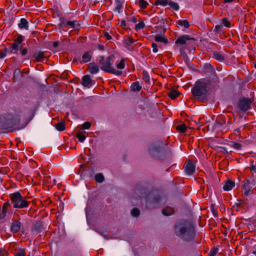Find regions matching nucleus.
<instances>
[{"instance_id":"54","label":"nucleus","mask_w":256,"mask_h":256,"mask_svg":"<svg viewBox=\"0 0 256 256\" xmlns=\"http://www.w3.org/2000/svg\"><path fill=\"white\" fill-rule=\"evenodd\" d=\"M212 212H213L214 215V216H217V214H216V212L214 210H212Z\"/></svg>"},{"instance_id":"24","label":"nucleus","mask_w":256,"mask_h":256,"mask_svg":"<svg viewBox=\"0 0 256 256\" xmlns=\"http://www.w3.org/2000/svg\"><path fill=\"white\" fill-rule=\"evenodd\" d=\"M65 126H66V124H65L64 121L62 120V121H60L59 122L57 123L55 125V128L58 130L60 132H62L65 130V128H66Z\"/></svg>"},{"instance_id":"27","label":"nucleus","mask_w":256,"mask_h":256,"mask_svg":"<svg viewBox=\"0 0 256 256\" xmlns=\"http://www.w3.org/2000/svg\"><path fill=\"white\" fill-rule=\"evenodd\" d=\"M177 24L180 26H183L185 28H188L190 26V24L187 20H178L176 22Z\"/></svg>"},{"instance_id":"44","label":"nucleus","mask_w":256,"mask_h":256,"mask_svg":"<svg viewBox=\"0 0 256 256\" xmlns=\"http://www.w3.org/2000/svg\"><path fill=\"white\" fill-rule=\"evenodd\" d=\"M90 126H91V124L90 122H84L82 124V127L83 129L87 130V129H88L90 127Z\"/></svg>"},{"instance_id":"10","label":"nucleus","mask_w":256,"mask_h":256,"mask_svg":"<svg viewBox=\"0 0 256 256\" xmlns=\"http://www.w3.org/2000/svg\"><path fill=\"white\" fill-rule=\"evenodd\" d=\"M134 42V40L130 36H125L123 40V44L124 46L130 50H133L134 47L132 44Z\"/></svg>"},{"instance_id":"33","label":"nucleus","mask_w":256,"mask_h":256,"mask_svg":"<svg viewBox=\"0 0 256 256\" xmlns=\"http://www.w3.org/2000/svg\"><path fill=\"white\" fill-rule=\"evenodd\" d=\"M76 137L78 139L80 142H83L86 138L85 135L82 132H78L76 135Z\"/></svg>"},{"instance_id":"38","label":"nucleus","mask_w":256,"mask_h":256,"mask_svg":"<svg viewBox=\"0 0 256 256\" xmlns=\"http://www.w3.org/2000/svg\"><path fill=\"white\" fill-rule=\"evenodd\" d=\"M162 213L164 215L168 216L172 214L173 210L172 208L169 209H163L162 210Z\"/></svg>"},{"instance_id":"31","label":"nucleus","mask_w":256,"mask_h":256,"mask_svg":"<svg viewBox=\"0 0 256 256\" xmlns=\"http://www.w3.org/2000/svg\"><path fill=\"white\" fill-rule=\"evenodd\" d=\"M145 26V24L144 22L141 21L136 24L135 26V29L136 31L143 29Z\"/></svg>"},{"instance_id":"46","label":"nucleus","mask_w":256,"mask_h":256,"mask_svg":"<svg viewBox=\"0 0 256 256\" xmlns=\"http://www.w3.org/2000/svg\"><path fill=\"white\" fill-rule=\"evenodd\" d=\"M222 24L221 25H219V24L216 25L214 27V31H215L217 32H221L222 30Z\"/></svg>"},{"instance_id":"53","label":"nucleus","mask_w":256,"mask_h":256,"mask_svg":"<svg viewBox=\"0 0 256 256\" xmlns=\"http://www.w3.org/2000/svg\"><path fill=\"white\" fill-rule=\"evenodd\" d=\"M234 132H236L238 134H240V130L239 128L234 130Z\"/></svg>"},{"instance_id":"58","label":"nucleus","mask_w":256,"mask_h":256,"mask_svg":"<svg viewBox=\"0 0 256 256\" xmlns=\"http://www.w3.org/2000/svg\"><path fill=\"white\" fill-rule=\"evenodd\" d=\"M254 68L256 69V64H254Z\"/></svg>"},{"instance_id":"2","label":"nucleus","mask_w":256,"mask_h":256,"mask_svg":"<svg viewBox=\"0 0 256 256\" xmlns=\"http://www.w3.org/2000/svg\"><path fill=\"white\" fill-rule=\"evenodd\" d=\"M20 116L16 112H7L0 116V128L7 130L9 132L20 130Z\"/></svg>"},{"instance_id":"5","label":"nucleus","mask_w":256,"mask_h":256,"mask_svg":"<svg viewBox=\"0 0 256 256\" xmlns=\"http://www.w3.org/2000/svg\"><path fill=\"white\" fill-rule=\"evenodd\" d=\"M10 198L14 208H24L28 206L30 202L24 198L18 192L12 194Z\"/></svg>"},{"instance_id":"1","label":"nucleus","mask_w":256,"mask_h":256,"mask_svg":"<svg viewBox=\"0 0 256 256\" xmlns=\"http://www.w3.org/2000/svg\"><path fill=\"white\" fill-rule=\"evenodd\" d=\"M100 64L101 70L116 76H120L122 74V70L125 68V59L122 58L120 62L116 60L114 54L110 55L105 58L104 56L100 57Z\"/></svg>"},{"instance_id":"35","label":"nucleus","mask_w":256,"mask_h":256,"mask_svg":"<svg viewBox=\"0 0 256 256\" xmlns=\"http://www.w3.org/2000/svg\"><path fill=\"white\" fill-rule=\"evenodd\" d=\"M250 170L252 172V174H253L254 176V174L255 175H256V161L252 162L251 163Z\"/></svg>"},{"instance_id":"51","label":"nucleus","mask_w":256,"mask_h":256,"mask_svg":"<svg viewBox=\"0 0 256 256\" xmlns=\"http://www.w3.org/2000/svg\"><path fill=\"white\" fill-rule=\"evenodd\" d=\"M104 36L108 40L112 39V36L108 34V32H105L104 34Z\"/></svg>"},{"instance_id":"4","label":"nucleus","mask_w":256,"mask_h":256,"mask_svg":"<svg viewBox=\"0 0 256 256\" xmlns=\"http://www.w3.org/2000/svg\"><path fill=\"white\" fill-rule=\"evenodd\" d=\"M176 234L185 240H189L194 236V230L190 224H178L174 228Z\"/></svg>"},{"instance_id":"55","label":"nucleus","mask_w":256,"mask_h":256,"mask_svg":"<svg viewBox=\"0 0 256 256\" xmlns=\"http://www.w3.org/2000/svg\"><path fill=\"white\" fill-rule=\"evenodd\" d=\"M104 48V46H100V50H103Z\"/></svg>"},{"instance_id":"13","label":"nucleus","mask_w":256,"mask_h":256,"mask_svg":"<svg viewBox=\"0 0 256 256\" xmlns=\"http://www.w3.org/2000/svg\"><path fill=\"white\" fill-rule=\"evenodd\" d=\"M82 84L86 87L90 88L92 84V80L89 75L84 76L82 80Z\"/></svg>"},{"instance_id":"57","label":"nucleus","mask_w":256,"mask_h":256,"mask_svg":"<svg viewBox=\"0 0 256 256\" xmlns=\"http://www.w3.org/2000/svg\"><path fill=\"white\" fill-rule=\"evenodd\" d=\"M2 179L0 177V184L2 182Z\"/></svg>"},{"instance_id":"34","label":"nucleus","mask_w":256,"mask_h":256,"mask_svg":"<svg viewBox=\"0 0 256 256\" xmlns=\"http://www.w3.org/2000/svg\"><path fill=\"white\" fill-rule=\"evenodd\" d=\"M95 180L98 182H102L104 180V177L102 174H98L95 176Z\"/></svg>"},{"instance_id":"49","label":"nucleus","mask_w":256,"mask_h":256,"mask_svg":"<svg viewBox=\"0 0 256 256\" xmlns=\"http://www.w3.org/2000/svg\"><path fill=\"white\" fill-rule=\"evenodd\" d=\"M126 20H122L120 21V26L123 28H126Z\"/></svg>"},{"instance_id":"52","label":"nucleus","mask_w":256,"mask_h":256,"mask_svg":"<svg viewBox=\"0 0 256 256\" xmlns=\"http://www.w3.org/2000/svg\"><path fill=\"white\" fill-rule=\"evenodd\" d=\"M234 0H223L224 2V3H228V2H231L233 1Z\"/></svg>"},{"instance_id":"22","label":"nucleus","mask_w":256,"mask_h":256,"mask_svg":"<svg viewBox=\"0 0 256 256\" xmlns=\"http://www.w3.org/2000/svg\"><path fill=\"white\" fill-rule=\"evenodd\" d=\"M213 57L219 62H223L225 60L224 56L220 52H214L213 53Z\"/></svg>"},{"instance_id":"59","label":"nucleus","mask_w":256,"mask_h":256,"mask_svg":"<svg viewBox=\"0 0 256 256\" xmlns=\"http://www.w3.org/2000/svg\"><path fill=\"white\" fill-rule=\"evenodd\" d=\"M56 42H55V43L54 44V46H56Z\"/></svg>"},{"instance_id":"48","label":"nucleus","mask_w":256,"mask_h":256,"mask_svg":"<svg viewBox=\"0 0 256 256\" xmlns=\"http://www.w3.org/2000/svg\"><path fill=\"white\" fill-rule=\"evenodd\" d=\"M152 51L156 53L158 52V46L156 44L152 43Z\"/></svg>"},{"instance_id":"47","label":"nucleus","mask_w":256,"mask_h":256,"mask_svg":"<svg viewBox=\"0 0 256 256\" xmlns=\"http://www.w3.org/2000/svg\"><path fill=\"white\" fill-rule=\"evenodd\" d=\"M7 49H4L0 52V58H2L6 56Z\"/></svg>"},{"instance_id":"19","label":"nucleus","mask_w":256,"mask_h":256,"mask_svg":"<svg viewBox=\"0 0 256 256\" xmlns=\"http://www.w3.org/2000/svg\"><path fill=\"white\" fill-rule=\"evenodd\" d=\"M90 72L92 74H97L99 71V68L94 63H90L89 64Z\"/></svg>"},{"instance_id":"30","label":"nucleus","mask_w":256,"mask_h":256,"mask_svg":"<svg viewBox=\"0 0 256 256\" xmlns=\"http://www.w3.org/2000/svg\"><path fill=\"white\" fill-rule=\"evenodd\" d=\"M222 25L224 26L226 28H230L231 26L230 22L227 18H223L222 20Z\"/></svg>"},{"instance_id":"12","label":"nucleus","mask_w":256,"mask_h":256,"mask_svg":"<svg viewBox=\"0 0 256 256\" xmlns=\"http://www.w3.org/2000/svg\"><path fill=\"white\" fill-rule=\"evenodd\" d=\"M22 224L18 220H14L10 226V231L12 233H16L18 232L20 229Z\"/></svg>"},{"instance_id":"18","label":"nucleus","mask_w":256,"mask_h":256,"mask_svg":"<svg viewBox=\"0 0 256 256\" xmlns=\"http://www.w3.org/2000/svg\"><path fill=\"white\" fill-rule=\"evenodd\" d=\"M234 186V182L230 181L228 180L224 184L223 186V189L225 191H229L231 190Z\"/></svg>"},{"instance_id":"11","label":"nucleus","mask_w":256,"mask_h":256,"mask_svg":"<svg viewBox=\"0 0 256 256\" xmlns=\"http://www.w3.org/2000/svg\"><path fill=\"white\" fill-rule=\"evenodd\" d=\"M194 40V38H191L188 35H182L179 36L178 39L176 40L175 43L177 45H184L186 44L187 40Z\"/></svg>"},{"instance_id":"8","label":"nucleus","mask_w":256,"mask_h":256,"mask_svg":"<svg viewBox=\"0 0 256 256\" xmlns=\"http://www.w3.org/2000/svg\"><path fill=\"white\" fill-rule=\"evenodd\" d=\"M250 99L244 98L240 100L238 108L240 110L246 112L250 108Z\"/></svg>"},{"instance_id":"56","label":"nucleus","mask_w":256,"mask_h":256,"mask_svg":"<svg viewBox=\"0 0 256 256\" xmlns=\"http://www.w3.org/2000/svg\"><path fill=\"white\" fill-rule=\"evenodd\" d=\"M252 254L256 256V250L252 252Z\"/></svg>"},{"instance_id":"37","label":"nucleus","mask_w":256,"mask_h":256,"mask_svg":"<svg viewBox=\"0 0 256 256\" xmlns=\"http://www.w3.org/2000/svg\"><path fill=\"white\" fill-rule=\"evenodd\" d=\"M138 4L140 8H145L147 7L148 3L144 0H139Z\"/></svg>"},{"instance_id":"9","label":"nucleus","mask_w":256,"mask_h":256,"mask_svg":"<svg viewBox=\"0 0 256 256\" xmlns=\"http://www.w3.org/2000/svg\"><path fill=\"white\" fill-rule=\"evenodd\" d=\"M254 185V182H250L249 180H245L242 182V188L244 191L245 196H248L250 192L252 186Z\"/></svg>"},{"instance_id":"6","label":"nucleus","mask_w":256,"mask_h":256,"mask_svg":"<svg viewBox=\"0 0 256 256\" xmlns=\"http://www.w3.org/2000/svg\"><path fill=\"white\" fill-rule=\"evenodd\" d=\"M14 42L10 47V52L13 54H17L19 49V46L24 41L22 36L19 35L18 37L14 40Z\"/></svg>"},{"instance_id":"45","label":"nucleus","mask_w":256,"mask_h":256,"mask_svg":"<svg viewBox=\"0 0 256 256\" xmlns=\"http://www.w3.org/2000/svg\"><path fill=\"white\" fill-rule=\"evenodd\" d=\"M28 50L26 48H23L20 49V53L22 56H26L28 54Z\"/></svg>"},{"instance_id":"21","label":"nucleus","mask_w":256,"mask_h":256,"mask_svg":"<svg viewBox=\"0 0 256 256\" xmlns=\"http://www.w3.org/2000/svg\"><path fill=\"white\" fill-rule=\"evenodd\" d=\"M92 52H85L82 56V60L84 62H88L91 60Z\"/></svg>"},{"instance_id":"42","label":"nucleus","mask_w":256,"mask_h":256,"mask_svg":"<svg viewBox=\"0 0 256 256\" xmlns=\"http://www.w3.org/2000/svg\"><path fill=\"white\" fill-rule=\"evenodd\" d=\"M126 21L128 22L136 23L137 20L134 16H130L127 17Z\"/></svg>"},{"instance_id":"3","label":"nucleus","mask_w":256,"mask_h":256,"mask_svg":"<svg viewBox=\"0 0 256 256\" xmlns=\"http://www.w3.org/2000/svg\"><path fill=\"white\" fill-rule=\"evenodd\" d=\"M218 82V78L215 74H213L212 80L200 79L196 81L194 86L192 89V94L197 97L204 95L207 92V88L208 86L214 87Z\"/></svg>"},{"instance_id":"32","label":"nucleus","mask_w":256,"mask_h":256,"mask_svg":"<svg viewBox=\"0 0 256 256\" xmlns=\"http://www.w3.org/2000/svg\"><path fill=\"white\" fill-rule=\"evenodd\" d=\"M176 130L181 132H184L186 131L187 127L185 124L178 125L176 127Z\"/></svg>"},{"instance_id":"16","label":"nucleus","mask_w":256,"mask_h":256,"mask_svg":"<svg viewBox=\"0 0 256 256\" xmlns=\"http://www.w3.org/2000/svg\"><path fill=\"white\" fill-rule=\"evenodd\" d=\"M76 20L74 21H70V20H63L60 24V26H69L70 28H74L76 27Z\"/></svg>"},{"instance_id":"26","label":"nucleus","mask_w":256,"mask_h":256,"mask_svg":"<svg viewBox=\"0 0 256 256\" xmlns=\"http://www.w3.org/2000/svg\"><path fill=\"white\" fill-rule=\"evenodd\" d=\"M168 0H156L154 4L156 6H166L169 4Z\"/></svg>"},{"instance_id":"36","label":"nucleus","mask_w":256,"mask_h":256,"mask_svg":"<svg viewBox=\"0 0 256 256\" xmlns=\"http://www.w3.org/2000/svg\"><path fill=\"white\" fill-rule=\"evenodd\" d=\"M168 5L175 10H179L178 4L174 2H169Z\"/></svg>"},{"instance_id":"28","label":"nucleus","mask_w":256,"mask_h":256,"mask_svg":"<svg viewBox=\"0 0 256 256\" xmlns=\"http://www.w3.org/2000/svg\"><path fill=\"white\" fill-rule=\"evenodd\" d=\"M142 80L147 84H150V78L148 72L144 70L142 72Z\"/></svg>"},{"instance_id":"23","label":"nucleus","mask_w":256,"mask_h":256,"mask_svg":"<svg viewBox=\"0 0 256 256\" xmlns=\"http://www.w3.org/2000/svg\"><path fill=\"white\" fill-rule=\"evenodd\" d=\"M142 86H140L138 82H133L130 86V88L132 91L140 92L142 90Z\"/></svg>"},{"instance_id":"15","label":"nucleus","mask_w":256,"mask_h":256,"mask_svg":"<svg viewBox=\"0 0 256 256\" xmlns=\"http://www.w3.org/2000/svg\"><path fill=\"white\" fill-rule=\"evenodd\" d=\"M34 61L36 62H42L44 59V56L43 52L38 51L36 52L34 54Z\"/></svg>"},{"instance_id":"29","label":"nucleus","mask_w":256,"mask_h":256,"mask_svg":"<svg viewBox=\"0 0 256 256\" xmlns=\"http://www.w3.org/2000/svg\"><path fill=\"white\" fill-rule=\"evenodd\" d=\"M230 146L236 150H242V146L241 144L238 142H232L230 144Z\"/></svg>"},{"instance_id":"39","label":"nucleus","mask_w":256,"mask_h":256,"mask_svg":"<svg viewBox=\"0 0 256 256\" xmlns=\"http://www.w3.org/2000/svg\"><path fill=\"white\" fill-rule=\"evenodd\" d=\"M218 249L217 248H214L210 250L208 256H215L218 253Z\"/></svg>"},{"instance_id":"7","label":"nucleus","mask_w":256,"mask_h":256,"mask_svg":"<svg viewBox=\"0 0 256 256\" xmlns=\"http://www.w3.org/2000/svg\"><path fill=\"white\" fill-rule=\"evenodd\" d=\"M184 169L186 175L192 176L195 172L196 166L192 161L188 160L185 163Z\"/></svg>"},{"instance_id":"60","label":"nucleus","mask_w":256,"mask_h":256,"mask_svg":"<svg viewBox=\"0 0 256 256\" xmlns=\"http://www.w3.org/2000/svg\"><path fill=\"white\" fill-rule=\"evenodd\" d=\"M254 176H255L256 178V175H255Z\"/></svg>"},{"instance_id":"14","label":"nucleus","mask_w":256,"mask_h":256,"mask_svg":"<svg viewBox=\"0 0 256 256\" xmlns=\"http://www.w3.org/2000/svg\"><path fill=\"white\" fill-rule=\"evenodd\" d=\"M114 12L120 14L123 8L122 2L121 0H115Z\"/></svg>"},{"instance_id":"20","label":"nucleus","mask_w":256,"mask_h":256,"mask_svg":"<svg viewBox=\"0 0 256 256\" xmlns=\"http://www.w3.org/2000/svg\"><path fill=\"white\" fill-rule=\"evenodd\" d=\"M154 40L156 42H162L164 44L168 43V40L164 35H156L154 36Z\"/></svg>"},{"instance_id":"17","label":"nucleus","mask_w":256,"mask_h":256,"mask_svg":"<svg viewBox=\"0 0 256 256\" xmlns=\"http://www.w3.org/2000/svg\"><path fill=\"white\" fill-rule=\"evenodd\" d=\"M19 28L20 29L28 30V20L24 18H22L20 20V22L18 24Z\"/></svg>"},{"instance_id":"41","label":"nucleus","mask_w":256,"mask_h":256,"mask_svg":"<svg viewBox=\"0 0 256 256\" xmlns=\"http://www.w3.org/2000/svg\"><path fill=\"white\" fill-rule=\"evenodd\" d=\"M140 212L138 208H134L131 211V214L134 216H138L140 215Z\"/></svg>"},{"instance_id":"43","label":"nucleus","mask_w":256,"mask_h":256,"mask_svg":"<svg viewBox=\"0 0 256 256\" xmlns=\"http://www.w3.org/2000/svg\"><path fill=\"white\" fill-rule=\"evenodd\" d=\"M204 69H205V70H209L210 72H214V70L212 66L210 64H204Z\"/></svg>"},{"instance_id":"40","label":"nucleus","mask_w":256,"mask_h":256,"mask_svg":"<svg viewBox=\"0 0 256 256\" xmlns=\"http://www.w3.org/2000/svg\"><path fill=\"white\" fill-rule=\"evenodd\" d=\"M10 204L8 202H5L4 203L2 208V213L5 214L8 210V206H10Z\"/></svg>"},{"instance_id":"25","label":"nucleus","mask_w":256,"mask_h":256,"mask_svg":"<svg viewBox=\"0 0 256 256\" xmlns=\"http://www.w3.org/2000/svg\"><path fill=\"white\" fill-rule=\"evenodd\" d=\"M180 93L176 90H172L168 94V96L172 100H174L178 98Z\"/></svg>"},{"instance_id":"50","label":"nucleus","mask_w":256,"mask_h":256,"mask_svg":"<svg viewBox=\"0 0 256 256\" xmlns=\"http://www.w3.org/2000/svg\"><path fill=\"white\" fill-rule=\"evenodd\" d=\"M6 251L4 250H0V256H5L6 255Z\"/></svg>"}]
</instances>
